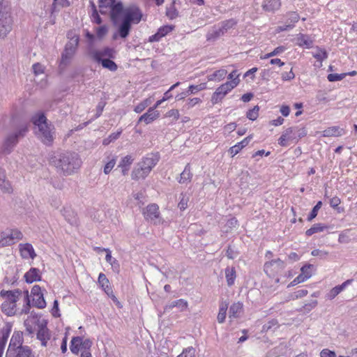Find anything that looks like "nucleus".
<instances>
[{"instance_id":"nucleus-1","label":"nucleus","mask_w":357,"mask_h":357,"mask_svg":"<svg viewBox=\"0 0 357 357\" xmlns=\"http://www.w3.org/2000/svg\"><path fill=\"white\" fill-rule=\"evenodd\" d=\"M49 161L57 172L64 176L71 175L81 166L82 161L75 152L56 151L50 155Z\"/></svg>"},{"instance_id":"nucleus-2","label":"nucleus","mask_w":357,"mask_h":357,"mask_svg":"<svg viewBox=\"0 0 357 357\" xmlns=\"http://www.w3.org/2000/svg\"><path fill=\"white\" fill-rule=\"evenodd\" d=\"M33 123L36 127V133L38 138L46 145H50L54 136L51 125L47 123V119L43 114H38L32 117Z\"/></svg>"},{"instance_id":"nucleus-3","label":"nucleus","mask_w":357,"mask_h":357,"mask_svg":"<svg viewBox=\"0 0 357 357\" xmlns=\"http://www.w3.org/2000/svg\"><path fill=\"white\" fill-rule=\"evenodd\" d=\"M68 38H70V41L65 45L59 65V72L60 74L63 73L66 67L70 63L79 44V39L77 35L70 37V33H68Z\"/></svg>"},{"instance_id":"nucleus-4","label":"nucleus","mask_w":357,"mask_h":357,"mask_svg":"<svg viewBox=\"0 0 357 357\" xmlns=\"http://www.w3.org/2000/svg\"><path fill=\"white\" fill-rule=\"evenodd\" d=\"M158 162V158L153 154H151L143 158V160L137 164V167L132 171V179L138 180L139 178H146Z\"/></svg>"},{"instance_id":"nucleus-5","label":"nucleus","mask_w":357,"mask_h":357,"mask_svg":"<svg viewBox=\"0 0 357 357\" xmlns=\"http://www.w3.org/2000/svg\"><path fill=\"white\" fill-rule=\"evenodd\" d=\"M27 131V126L21 125L15 132L9 134L3 144V152L6 154L10 153L13 147L17 144L19 139L24 137Z\"/></svg>"},{"instance_id":"nucleus-6","label":"nucleus","mask_w":357,"mask_h":357,"mask_svg":"<svg viewBox=\"0 0 357 357\" xmlns=\"http://www.w3.org/2000/svg\"><path fill=\"white\" fill-rule=\"evenodd\" d=\"M239 79L227 82L216 89L211 97V102L215 105L222 101L224 97L239 83Z\"/></svg>"},{"instance_id":"nucleus-7","label":"nucleus","mask_w":357,"mask_h":357,"mask_svg":"<svg viewBox=\"0 0 357 357\" xmlns=\"http://www.w3.org/2000/svg\"><path fill=\"white\" fill-rule=\"evenodd\" d=\"M13 19L10 13L0 5V38H4L10 32Z\"/></svg>"},{"instance_id":"nucleus-8","label":"nucleus","mask_w":357,"mask_h":357,"mask_svg":"<svg viewBox=\"0 0 357 357\" xmlns=\"http://www.w3.org/2000/svg\"><path fill=\"white\" fill-rule=\"evenodd\" d=\"M87 54L91 59L100 63V61H102V57L103 56H107L109 58L113 57L114 50L110 47H105L102 50H97L90 45L87 50Z\"/></svg>"},{"instance_id":"nucleus-9","label":"nucleus","mask_w":357,"mask_h":357,"mask_svg":"<svg viewBox=\"0 0 357 357\" xmlns=\"http://www.w3.org/2000/svg\"><path fill=\"white\" fill-rule=\"evenodd\" d=\"M144 214L145 218L154 225H160L162 222V220L160 216L159 207L155 204L148 205Z\"/></svg>"},{"instance_id":"nucleus-10","label":"nucleus","mask_w":357,"mask_h":357,"mask_svg":"<svg viewBox=\"0 0 357 357\" xmlns=\"http://www.w3.org/2000/svg\"><path fill=\"white\" fill-rule=\"evenodd\" d=\"M142 17V13L139 8L136 6H130L124 10L123 20H128L130 24L132 22L137 24Z\"/></svg>"},{"instance_id":"nucleus-11","label":"nucleus","mask_w":357,"mask_h":357,"mask_svg":"<svg viewBox=\"0 0 357 357\" xmlns=\"http://www.w3.org/2000/svg\"><path fill=\"white\" fill-rule=\"evenodd\" d=\"M285 267V264L280 259L272 260L268 262H266L264 266V271L267 274L274 275L282 271Z\"/></svg>"},{"instance_id":"nucleus-12","label":"nucleus","mask_w":357,"mask_h":357,"mask_svg":"<svg viewBox=\"0 0 357 357\" xmlns=\"http://www.w3.org/2000/svg\"><path fill=\"white\" fill-rule=\"evenodd\" d=\"M36 336L43 347L47 346V342L50 339L51 335L45 320H42L41 324H38Z\"/></svg>"},{"instance_id":"nucleus-13","label":"nucleus","mask_w":357,"mask_h":357,"mask_svg":"<svg viewBox=\"0 0 357 357\" xmlns=\"http://www.w3.org/2000/svg\"><path fill=\"white\" fill-rule=\"evenodd\" d=\"M297 128L291 127L287 128L282 134L278 139V144L282 146H287L289 145V142H293L296 139V131Z\"/></svg>"},{"instance_id":"nucleus-14","label":"nucleus","mask_w":357,"mask_h":357,"mask_svg":"<svg viewBox=\"0 0 357 357\" xmlns=\"http://www.w3.org/2000/svg\"><path fill=\"white\" fill-rule=\"evenodd\" d=\"M6 357H35L28 346L7 350Z\"/></svg>"},{"instance_id":"nucleus-15","label":"nucleus","mask_w":357,"mask_h":357,"mask_svg":"<svg viewBox=\"0 0 357 357\" xmlns=\"http://www.w3.org/2000/svg\"><path fill=\"white\" fill-rule=\"evenodd\" d=\"M12 331V324L6 323L0 331V357H2L8 338Z\"/></svg>"},{"instance_id":"nucleus-16","label":"nucleus","mask_w":357,"mask_h":357,"mask_svg":"<svg viewBox=\"0 0 357 357\" xmlns=\"http://www.w3.org/2000/svg\"><path fill=\"white\" fill-rule=\"evenodd\" d=\"M206 88V83H201L198 85H190V86H189L188 89L186 91L182 92V93L178 94L175 97V98L178 101L183 100L188 96L191 95V94H195L198 91L204 90Z\"/></svg>"},{"instance_id":"nucleus-17","label":"nucleus","mask_w":357,"mask_h":357,"mask_svg":"<svg viewBox=\"0 0 357 357\" xmlns=\"http://www.w3.org/2000/svg\"><path fill=\"white\" fill-rule=\"evenodd\" d=\"M19 249L23 259H34L36 257L34 249L30 243H20Z\"/></svg>"},{"instance_id":"nucleus-18","label":"nucleus","mask_w":357,"mask_h":357,"mask_svg":"<svg viewBox=\"0 0 357 357\" xmlns=\"http://www.w3.org/2000/svg\"><path fill=\"white\" fill-rule=\"evenodd\" d=\"M328 54L325 49L319 47H314V59L316 61H314V66L320 68L322 66L323 60L327 58Z\"/></svg>"},{"instance_id":"nucleus-19","label":"nucleus","mask_w":357,"mask_h":357,"mask_svg":"<svg viewBox=\"0 0 357 357\" xmlns=\"http://www.w3.org/2000/svg\"><path fill=\"white\" fill-rule=\"evenodd\" d=\"M311 265L304 266L301 268V273L299 275H298L289 284V286H294L299 283L303 282L307 278L311 277V273L308 271L310 269Z\"/></svg>"},{"instance_id":"nucleus-20","label":"nucleus","mask_w":357,"mask_h":357,"mask_svg":"<svg viewBox=\"0 0 357 357\" xmlns=\"http://www.w3.org/2000/svg\"><path fill=\"white\" fill-rule=\"evenodd\" d=\"M160 113L154 108H149L148 111L142 115L138 120V123L144 121L146 124H149L159 117Z\"/></svg>"},{"instance_id":"nucleus-21","label":"nucleus","mask_w":357,"mask_h":357,"mask_svg":"<svg viewBox=\"0 0 357 357\" xmlns=\"http://www.w3.org/2000/svg\"><path fill=\"white\" fill-rule=\"evenodd\" d=\"M22 333L20 331H15L10 339L7 350H11L19 347H24Z\"/></svg>"},{"instance_id":"nucleus-22","label":"nucleus","mask_w":357,"mask_h":357,"mask_svg":"<svg viewBox=\"0 0 357 357\" xmlns=\"http://www.w3.org/2000/svg\"><path fill=\"white\" fill-rule=\"evenodd\" d=\"M39 319L37 317H29L24 321L26 331L29 335H33L36 331H38V324H41Z\"/></svg>"},{"instance_id":"nucleus-23","label":"nucleus","mask_w":357,"mask_h":357,"mask_svg":"<svg viewBox=\"0 0 357 357\" xmlns=\"http://www.w3.org/2000/svg\"><path fill=\"white\" fill-rule=\"evenodd\" d=\"M174 26L172 25H165L161 26L156 33L149 38L150 42L158 41L162 37L165 36L167 33L174 29Z\"/></svg>"},{"instance_id":"nucleus-24","label":"nucleus","mask_w":357,"mask_h":357,"mask_svg":"<svg viewBox=\"0 0 357 357\" xmlns=\"http://www.w3.org/2000/svg\"><path fill=\"white\" fill-rule=\"evenodd\" d=\"M110 10V17L112 20L116 22L120 15L123 13V6L121 2H116L112 4V7L109 9Z\"/></svg>"},{"instance_id":"nucleus-25","label":"nucleus","mask_w":357,"mask_h":357,"mask_svg":"<svg viewBox=\"0 0 357 357\" xmlns=\"http://www.w3.org/2000/svg\"><path fill=\"white\" fill-rule=\"evenodd\" d=\"M174 307H177L180 312H183L188 307V302L183 299L174 301L165 306L164 311L168 312Z\"/></svg>"},{"instance_id":"nucleus-26","label":"nucleus","mask_w":357,"mask_h":357,"mask_svg":"<svg viewBox=\"0 0 357 357\" xmlns=\"http://www.w3.org/2000/svg\"><path fill=\"white\" fill-rule=\"evenodd\" d=\"M24 278L28 283L40 281L41 280L40 272L39 269L36 268H31L25 273Z\"/></svg>"},{"instance_id":"nucleus-27","label":"nucleus","mask_w":357,"mask_h":357,"mask_svg":"<svg viewBox=\"0 0 357 357\" xmlns=\"http://www.w3.org/2000/svg\"><path fill=\"white\" fill-rule=\"evenodd\" d=\"M192 173L191 172V167L189 163H188L183 171L180 174V178L178 180L180 183H185L188 182H190L192 178Z\"/></svg>"},{"instance_id":"nucleus-28","label":"nucleus","mask_w":357,"mask_h":357,"mask_svg":"<svg viewBox=\"0 0 357 357\" xmlns=\"http://www.w3.org/2000/svg\"><path fill=\"white\" fill-rule=\"evenodd\" d=\"M252 139V137L251 136H248L247 137H245L244 139H243L241 142H238V144H236V145L231 146L229 150V152L230 153V154L234 156L235 155H236L237 153H239V151L243 149L244 148L245 146H246L248 143L250 142V139Z\"/></svg>"},{"instance_id":"nucleus-29","label":"nucleus","mask_w":357,"mask_h":357,"mask_svg":"<svg viewBox=\"0 0 357 357\" xmlns=\"http://www.w3.org/2000/svg\"><path fill=\"white\" fill-rule=\"evenodd\" d=\"M280 0H265L262 4L264 10L271 12L278 10L280 7Z\"/></svg>"},{"instance_id":"nucleus-30","label":"nucleus","mask_w":357,"mask_h":357,"mask_svg":"<svg viewBox=\"0 0 357 357\" xmlns=\"http://www.w3.org/2000/svg\"><path fill=\"white\" fill-rule=\"evenodd\" d=\"M98 283L107 295H109L111 293H112V288L109 285V280L107 278L106 275L102 273H100L99 274Z\"/></svg>"},{"instance_id":"nucleus-31","label":"nucleus","mask_w":357,"mask_h":357,"mask_svg":"<svg viewBox=\"0 0 357 357\" xmlns=\"http://www.w3.org/2000/svg\"><path fill=\"white\" fill-rule=\"evenodd\" d=\"M344 133L343 128L339 126H333L326 129L323 132V136L324 137H338L341 136Z\"/></svg>"},{"instance_id":"nucleus-32","label":"nucleus","mask_w":357,"mask_h":357,"mask_svg":"<svg viewBox=\"0 0 357 357\" xmlns=\"http://www.w3.org/2000/svg\"><path fill=\"white\" fill-rule=\"evenodd\" d=\"M287 22L289 21V23L288 24H285L283 26H280L278 27V29L280 31H286L290 28H291L294 26V24L296 22H298L299 19L298 15L295 12L289 13L287 15Z\"/></svg>"},{"instance_id":"nucleus-33","label":"nucleus","mask_w":357,"mask_h":357,"mask_svg":"<svg viewBox=\"0 0 357 357\" xmlns=\"http://www.w3.org/2000/svg\"><path fill=\"white\" fill-rule=\"evenodd\" d=\"M5 294L6 295V300L4 302H10L13 304H16L20 296H22V292L19 289L6 291Z\"/></svg>"},{"instance_id":"nucleus-34","label":"nucleus","mask_w":357,"mask_h":357,"mask_svg":"<svg viewBox=\"0 0 357 357\" xmlns=\"http://www.w3.org/2000/svg\"><path fill=\"white\" fill-rule=\"evenodd\" d=\"M63 215L66 221L71 225H75L77 223V218L73 210L70 208H64L63 210Z\"/></svg>"},{"instance_id":"nucleus-35","label":"nucleus","mask_w":357,"mask_h":357,"mask_svg":"<svg viewBox=\"0 0 357 357\" xmlns=\"http://www.w3.org/2000/svg\"><path fill=\"white\" fill-rule=\"evenodd\" d=\"M243 309V304L238 302L233 303L229 307V318H238Z\"/></svg>"},{"instance_id":"nucleus-36","label":"nucleus","mask_w":357,"mask_h":357,"mask_svg":"<svg viewBox=\"0 0 357 357\" xmlns=\"http://www.w3.org/2000/svg\"><path fill=\"white\" fill-rule=\"evenodd\" d=\"M1 310L8 316L14 315L16 313V304L10 302H3L1 305Z\"/></svg>"},{"instance_id":"nucleus-37","label":"nucleus","mask_w":357,"mask_h":357,"mask_svg":"<svg viewBox=\"0 0 357 357\" xmlns=\"http://www.w3.org/2000/svg\"><path fill=\"white\" fill-rule=\"evenodd\" d=\"M123 19L122 22L119 28V33L121 38H126L128 35L131 28L130 23Z\"/></svg>"},{"instance_id":"nucleus-38","label":"nucleus","mask_w":357,"mask_h":357,"mask_svg":"<svg viewBox=\"0 0 357 357\" xmlns=\"http://www.w3.org/2000/svg\"><path fill=\"white\" fill-rule=\"evenodd\" d=\"M225 276L228 286H231L234 284L236 278V270L234 267H227L225 269Z\"/></svg>"},{"instance_id":"nucleus-39","label":"nucleus","mask_w":357,"mask_h":357,"mask_svg":"<svg viewBox=\"0 0 357 357\" xmlns=\"http://www.w3.org/2000/svg\"><path fill=\"white\" fill-rule=\"evenodd\" d=\"M228 304L222 303L220 305L219 312L217 317L218 323L222 324L225 321Z\"/></svg>"},{"instance_id":"nucleus-40","label":"nucleus","mask_w":357,"mask_h":357,"mask_svg":"<svg viewBox=\"0 0 357 357\" xmlns=\"http://www.w3.org/2000/svg\"><path fill=\"white\" fill-rule=\"evenodd\" d=\"M82 344V337H75L71 340V344L70 347L72 353L77 354Z\"/></svg>"},{"instance_id":"nucleus-41","label":"nucleus","mask_w":357,"mask_h":357,"mask_svg":"<svg viewBox=\"0 0 357 357\" xmlns=\"http://www.w3.org/2000/svg\"><path fill=\"white\" fill-rule=\"evenodd\" d=\"M116 0H99V8L101 14H105L110 9Z\"/></svg>"},{"instance_id":"nucleus-42","label":"nucleus","mask_w":357,"mask_h":357,"mask_svg":"<svg viewBox=\"0 0 357 357\" xmlns=\"http://www.w3.org/2000/svg\"><path fill=\"white\" fill-rule=\"evenodd\" d=\"M7 231L8 233L9 238L12 241V245L14 244L17 241H20L23 238V234L20 230L10 229Z\"/></svg>"},{"instance_id":"nucleus-43","label":"nucleus","mask_w":357,"mask_h":357,"mask_svg":"<svg viewBox=\"0 0 357 357\" xmlns=\"http://www.w3.org/2000/svg\"><path fill=\"white\" fill-rule=\"evenodd\" d=\"M133 162V158H132L131 155H126L122 158L120 164L119 165V167L123 169V174H126V172L128 170V168Z\"/></svg>"},{"instance_id":"nucleus-44","label":"nucleus","mask_w":357,"mask_h":357,"mask_svg":"<svg viewBox=\"0 0 357 357\" xmlns=\"http://www.w3.org/2000/svg\"><path fill=\"white\" fill-rule=\"evenodd\" d=\"M103 68L109 69L111 71H116L117 70V65L115 62L109 59H104L100 61Z\"/></svg>"},{"instance_id":"nucleus-45","label":"nucleus","mask_w":357,"mask_h":357,"mask_svg":"<svg viewBox=\"0 0 357 357\" xmlns=\"http://www.w3.org/2000/svg\"><path fill=\"white\" fill-rule=\"evenodd\" d=\"M297 44L301 47L310 48L312 40H309L307 36L301 34L297 38Z\"/></svg>"},{"instance_id":"nucleus-46","label":"nucleus","mask_w":357,"mask_h":357,"mask_svg":"<svg viewBox=\"0 0 357 357\" xmlns=\"http://www.w3.org/2000/svg\"><path fill=\"white\" fill-rule=\"evenodd\" d=\"M0 188L4 193H10L13 191L10 183L8 181L6 180L3 176H0Z\"/></svg>"},{"instance_id":"nucleus-47","label":"nucleus","mask_w":357,"mask_h":357,"mask_svg":"<svg viewBox=\"0 0 357 357\" xmlns=\"http://www.w3.org/2000/svg\"><path fill=\"white\" fill-rule=\"evenodd\" d=\"M12 245V241L9 238L7 231L0 233V248Z\"/></svg>"},{"instance_id":"nucleus-48","label":"nucleus","mask_w":357,"mask_h":357,"mask_svg":"<svg viewBox=\"0 0 357 357\" xmlns=\"http://www.w3.org/2000/svg\"><path fill=\"white\" fill-rule=\"evenodd\" d=\"M33 305L39 309H43L46 306V302L43 297V294L38 296H33Z\"/></svg>"},{"instance_id":"nucleus-49","label":"nucleus","mask_w":357,"mask_h":357,"mask_svg":"<svg viewBox=\"0 0 357 357\" xmlns=\"http://www.w3.org/2000/svg\"><path fill=\"white\" fill-rule=\"evenodd\" d=\"M259 107L258 105L255 106L252 109L248 110L246 116L251 121H255L259 116Z\"/></svg>"},{"instance_id":"nucleus-50","label":"nucleus","mask_w":357,"mask_h":357,"mask_svg":"<svg viewBox=\"0 0 357 357\" xmlns=\"http://www.w3.org/2000/svg\"><path fill=\"white\" fill-rule=\"evenodd\" d=\"M349 230L347 229L342 231L338 238V241L340 243H348L351 241V238L349 235Z\"/></svg>"},{"instance_id":"nucleus-51","label":"nucleus","mask_w":357,"mask_h":357,"mask_svg":"<svg viewBox=\"0 0 357 357\" xmlns=\"http://www.w3.org/2000/svg\"><path fill=\"white\" fill-rule=\"evenodd\" d=\"M195 349L192 347H189L183 350V352L177 357H195Z\"/></svg>"},{"instance_id":"nucleus-52","label":"nucleus","mask_w":357,"mask_h":357,"mask_svg":"<svg viewBox=\"0 0 357 357\" xmlns=\"http://www.w3.org/2000/svg\"><path fill=\"white\" fill-rule=\"evenodd\" d=\"M150 100L149 98L145 99L142 102H141L139 104H138L137 106H135L134 111L136 113H141L150 104Z\"/></svg>"},{"instance_id":"nucleus-53","label":"nucleus","mask_w":357,"mask_h":357,"mask_svg":"<svg viewBox=\"0 0 357 357\" xmlns=\"http://www.w3.org/2000/svg\"><path fill=\"white\" fill-rule=\"evenodd\" d=\"M278 324L277 320L272 319L269 321L268 323L265 324L262 326V332H268V331L272 330L273 328H275L278 326Z\"/></svg>"},{"instance_id":"nucleus-54","label":"nucleus","mask_w":357,"mask_h":357,"mask_svg":"<svg viewBox=\"0 0 357 357\" xmlns=\"http://www.w3.org/2000/svg\"><path fill=\"white\" fill-rule=\"evenodd\" d=\"M343 289L340 285H337L333 289L327 294V298L330 300L335 298Z\"/></svg>"},{"instance_id":"nucleus-55","label":"nucleus","mask_w":357,"mask_h":357,"mask_svg":"<svg viewBox=\"0 0 357 357\" xmlns=\"http://www.w3.org/2000/svg\"><path fill=\"white\" fill-rule=\"evenodd\" d=\"M347 73L342 74H329L327 77L329 82H336L344 79L347 76Z\"/></svg>"},{"instance_id":"nucleus-56","label":"nucleus","mask_w":357,"mask_h":357,"mask_svg":"<svg viewBox=\"0 0 357 357\" xmlns=\"http://www.w3.org/2000/svg\"><path fill=\"white\" fill-rule=\"evenodd\" d=\"M341 201L340 199L337 197H334L330 199V205L331 207L337 209V211L340 213L343 211V209H340V208L338 206L340 204Z\"/></svg>"},{"instance_id":"nucleus-57","label":"nucleus","mask_w":357,"mask_h":357,"mask_svg":"<svg viewBox=\"0 0 357 357\" xmlns=\"http://www.w3.org/2000/svg\"><path fill=\"white\" fill-rule=\"evenodd\" d=\"M96 249L101 250V251H105L107 252L105 259H106L107 262L109 263L112 266H113L114 264H115L116 262V260L115 259H113V258L111 255V252L109 249H107V248L100 249V248H96Z\"/></svg>"},{"instance_id":"nucleus-58","label":"nucleus","mask_w":357,"mask_h":357,"mask_svg":"<svg viewBox=\"0 0 357 357\" xmlns=\"http://www.w3.org/2000/svg\"><path fill=\"white\" fill-rule=\"evenodd\" d=\"M33 73L36 75L43 74L45 71V66L40 63H36L32 66Z\"/></svg>"},{"instance_id":"nucleus-59","label":"nucleus","mask_w":357,"mask_h":357,"mask_svg":"<svg viewBox=\"0 0 357 357\" xmlns=\"http://www.w3.org/2000/svg\"><path fill=\"white\" fill-rule=\"evenodd\" d=\"M115 164H116L115 158H112L108 162H107L104 167V173L105 174H108L112 171V169L114 167Z\"/></svg>"},{"instance_id":"nucleus-60","label":"nucleus","mask_w":357,"mask_h":357,"mask_svg":"<svg viewBox=\"0 0 357 357\" xmlns=\"http://www.w3.org/2000/svg\"><path fill=\"white\" fill-rule=\"evenodd\" d=\"M166 15L171 20L175 19L178 16V12L175 8L172 6L169 8H167Z\"/></svg>"},{"instance_id":"nucleus-61","label":"nucleus","mask_w":357,"mask_h":357,"mask_svg":"<svg viewBox=\"0 0 357 357\" xmlns=\"http://www.w3.org/2000/svg\"><path fill=\"white\" fill-rule=\"evenodd\" d=\"M320 357H337L336 353L328 349H324L320 352Z\"/></svg>"},{"instance_id":"nucleus-62","label":"nucleus","mask_w":357,"mask_h":357,"mask_svg":"<svg viewBox=\"0 0 357 357\" xmlns=\"http://www.w3.org/2000/svg\"><path fill=\"white\" fill-rule=\"evenodd\" d=\"M214 73L217 81L220 82V80L223 79L225 77L227 71L225 69H220L218 70L215 71Z\"/></svg>"},{"instance_id":"nucleus-63","label":"nucleus","mask_w":357,"mask_h":357,"mask_svg":"<svg viewBox=\"0 0 357 357\" xmlns=\"http://www.w3.org/2000/svg\"><path fill=\"white\" fill-rule=\"evenodd\" d=\"M284 50V47H278L273 52L266 54L264 58V59H267V58L273 56L277 55V54H278L280 53H282Z\"/></svg>"},{"instance_id":"nucleus-64","label":"nucleus","mask_w":357,"mask_h":357,"mask_svg":"<svg viewBox=\"0 0 357 357\" xmlns=\"http://www.w3.org/2000/svg\"><path fill=\"white\" fill-rule=\"evenodd\" d=\"M107 33V29L105 26H99L97 29L96 34L99 38H103Z\"/></svg>"}]
</instances>
